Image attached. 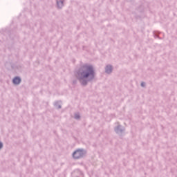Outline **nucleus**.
I'll use <instances>...</instances> for the list:
<instances>
[{
	"label": "nucleus",
	"instance_id": "39448f33",
	"mask_svg": "<svg viewBox=\"0 0 177 177\" xmlns=\"http://www.w3.org/2000/svg\"><path fill=\"white\" fill-rule=\"evenodd\" d=\"M106 74H111L113 73V65L108 64L105 66Z\"/></svg>",
	"mask_w": 177,
	"mask_h": 177
},
{
	"label": "nucleus",
	"instance_id": "6e6552de",
	"mask_svg": "<svg viewBox=\"0 0 177 177\" xmlns=\"http://www.w3.org/2000/svg\"><path fill=\"white\" fill-rule=\"evenodd\" d=\"M74 118L75 120H80V118H81V115H80V113H75Z\"/></svg>",
	"mask_w": 177,
	"mask_h": 177
},
{
	"label": "nucleus",
	"instance_id": "f257e3e1",
	"mask_svg": "<svg viewBox=\"0 0 177 177\" xmlns=\"http://www.w3.org/2000/svg\"><path fill=\"white\" fill-rule=\"evenodd\" d=\"M75 75L82 86H87L88 82L95 80L96 72L93 65L84 64L77 69Z\"/></svg>",
	"mask_w": 177,
	"mask_h": 177
},
{
	"label": "nucleus",
	"instance_id": "423d86ee",
	"mask_svg": "<svg viewBox=\"0 0 177 177\" xmlns=\"http://www.w3.org/2000/svg\"><path fill=\"white\" fill-rule=\"evenodd\" d=\"M57 9H62L64 6V0H56Z\"/></svg>",
	"mask_w": 177,
	"mask_h": 177
},
{
	"label": "nucleus",
	"instance_id": "f8f14e48",
	"mask_svg": "<svg viewBox=\"0 0 177 177\" xmlns=\"http://www.w3.org/2000/svg\"><path fill=\"white\" fill-rule=\"evenodd\" d=\"M141 86H142V88H145V86H146V83H145V82H142L141 83Z\"/></svg>",
	"mask_w": 177,
	"mask_h": 177
},
{
	"label": "nucleus",
	"instance_id": "9b49d317",
	"mask_svg": "<svg viewBox=\"0 0 177 177\" xmlns=\"http://www.w3.org/2000/svg\"><path fill=\"white\" fill-rule=\"evenodd\" d=\"M3 149V142L0 141V150H2Z\"/></svg>",
	"mask_w": 177,
	"mask_h": 177
},
{
	"label": "nucleus",
	"instance_id": "1a4fd4ad",
	"mask_svg": "<svg viewBox=\"0 0 177 177\" xmlns=\"http://www.w3.org/2000/svg\"><path fill=\"white\" fill-rule=\"evenodd\" d=\"M153 35L155 38H158V39H161V38L158 36V32H153Z\"/></svg>",
	"mask_w": 177,
	"mask_h": 177
},
{
	"label": "nucleus",
	"instance_id": "0eeeda50",
	"mask_svg": "<svg viewBox=\"0 0 177 177\" xmlns=\"http://www.w3.org/2000/svg\"><path fill=\"white\" fill-rule=\"evenodd\" d=\"M54 106L58 110L62 109V101H55L54 102Z\"/></svg>",
	"mask_w": 177,
	"mask_h": 177
},
{
	"label": "nucleus",
	"instance_id": "7ed1b4c3",
	"mask_svg": "<svg viewBox=\"0 0 177 177\" xmlns=\"http://www.w3.org/2000/svg\"><path fill=\"white\" fill-rule=\"evenodd\" d=\"M114 131L119 136H122V133L125 132V127L121 124H118L114 128Z\"/></svg>",
	"mask_w": 177,
	"mask_h": 177
},
{
	"label": "nucleus",
	"instance_id": "9d476101",
	"mask_svg": "<svg viewBox=\"0 0 177 177\" xmlns=\"http://www.w3.org/2000/svg\"><path fill=\"white\" fill-rule=\"evenodd\" d=\"M77 82L78 81L76 79H75L73 80L72 84L73 85H77Z\"/></svg>",
	"mask_w": 177,
	"mask_h": 177
},
{
	"label": "nucleus",
	"instance_id": "20e7f679",
	"mask_svg": "<svg viewBox=\"0 0 177 177\" xmlns=\"http://www.w3.org/2000/svg\"><path fill=\"white\" fill-rule=\"evenodd\" d=\"M12 84L14 85H20L21 84V77L16 76L12 79Z\"/></svg>",
	"mask_w": 177,
	"mask_h": 177
},
{
	"label": "nucleus",
	"instance_id": "f03ea898",
	"mask_svg": "<svg viewBox=\"0 0 177 177\" xmlns=\"http://www.w3.org/2000/svg\"><path fill=\"white\" fill-rule=\"evenodd\" d=\"M86 156V151L84 149H78L73 153V157L75 160H80L84 158Z\"/></svg>",
	"mask_w": 177,
	"mask_h": 177
}]
</instances>
